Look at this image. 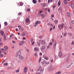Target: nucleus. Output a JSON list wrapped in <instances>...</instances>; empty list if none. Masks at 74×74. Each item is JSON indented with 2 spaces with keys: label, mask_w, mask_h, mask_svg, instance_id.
Returning a JSON list of instances; mask_svg holds the SVG:
<instances>
[{
  "label": "nucleus",
  "mask_w": 74,
  "mask_h": 74,
  "mask_svg": "<svg viewBox=\"0 0 74 74\" xmlns=\"http://www.w3.org/2000/svg\"><path fill=\"white\" fill-rule=\"evenodd\" d=\"M3 40L4 41H5L7 40V39H6V36H5V34H4L3 35Z\"/></svg>",
  "instance_id": "10"
},
{
  "label": "nucleus",
  "mask_w": 74,
  "mask_h": 74,
  "mask_svg": "<svg viewBox=\"0 0 74 74\" xmlns=\"http://www.w3.org/2000/svg\"><path fill=\"white\" fill-rule=\"evenodd\" d=\"M69 34L70 36H72V34L71 33H69Z\"/></svg>",
  "instance_id": "40"
},
{
  "label": "nucleus",
  "mask_w": 74,
  "mask_h": 74,
  "mask_svg": "<svg viewBox=\"0 0 74 74\" xmlns=\"http://www.w3.org/2000/svg\"><path fill=\"white\" fill-rule=\"evenodd\" d=\"M15 71L16 73H18V72H19V70H16Z\"/></svg>",
  "instance_id": "37"
},
{
  "label": "nucleus",
  "mask_w": 74,
  "mask_h": 74,
  "mask_svg": "<svg viewBox=\"0 0 74 74\" xmlns=\"http://www.w3.org/2000/svg\"><path fill=\"white\" fill-rule=\"evenodd\" d=\"M69 28H70V29H72V26H71L69 27Z\"/></svg>",
  "instance_id": "57"
},
{
  "label": "nucleus",
  "mask_w": 74,
  "mask_h": 74,
  "mask_svg": "<svg viewBox=\"0 0 74 74\" xmlns=\"http://www.w3.org/2000/svg\"><path fill=\"white\" fill-rule=\"evenodd\" d=\"M45 59L46 60H48V57H47V56H45Z\"/></svg>",
  "instance_id": "29"
},
{
  "label": "nucleus",
  "mask_w": 74,
  "mask_h": 74,
  "mask_svg": "<svg viewBox=\"0 0 74 74\" xmlns=\"http://www.w3.org/2000/svg\"><path fill=\"white\" fill-rule=\"evenodd\" d=\"M44 63H45V64H49V62H46V61L45 60L43 61V62H42V64H44Z\"/></svg>",
  "instance_id": "6"
},
{
  "label": "nucleus",
  "mask_w": 74,
  "mask_h": 74,
  "mask_svg": "<svg viewBox=\"0 0 74 74\" xmlns=\"http://www.w3.org/2000/svg\"><path fill=\"white\" fill-rule=\"evenodd\" d=\"M38 50H39V49L37 47H35L34 48V51H35L36 52L38 51Z\"/></svg>",
  "instance_id": "11"
},
{
  "label": "nucleus",
  "mask_w": 74,
  "mask_h": 74,
  "mask_svg": "<svg viewBox=\"0 0 74 74\" xmlns=\"http://www.w3.org/2000/svg\"><path fill=\"white\" fill-rule=\"evenodd\" d=\"M20 5L21 6H22V5L23 4V3L22 2H20Z\"/></svg>",
  "instance_id": "27"
},
{
  "label": "nucleus",
  "mask_w": 74,
  "mask_h": 74,
  "mask_svg": "<svg viewBox=\"0 0 74 74\" xmlns=\"http://www.w3.org/2000/svg\"><path fill=\"white\" fill-rule=\"evenodd\" d=\"M49 1H50V0H48V4H49Z\"/></svg>",
  "instance_id": "59"
},
{
  "label": "nucleus",
  "mask_w": 74,
  "mask_h": 74,
  "mask_svg": "<svg viewBox=\"0 0 74 74\" xmlns=\"http://www.w3.org/2000/svg\"><path fill=\"white\" fill-rule=\"evenodd\" d=\"M58 26L59 29H63V27L65 28L66 27V24H59Z\"/></svg>",
  "instance_id": "1"
},
{
  "label": "nucleus",
  "mask_w": 74,
  "mask_h": 74,
  "mask_svg": "<svg viewBox=\"0 0 74 74\" xmlns=\"http://www.w3.org/2000/svg\"><path fill=\"white\" fill-rule=\"evenodd\" d=\"M33 40V38H31V42H32Z\"/></svg>",
  "instance_id": "48"
},
{
  "label": "nucleus",
  "mask_w": 74,
  "mask_h": 74,
  "mask_svg": "<svg viewBox=\"0 0 74 74\" xmlns=\"http://www.w3.org/2000/svg\"><path fill=\"white\" fill-rule=\"evenodd\" d=\"M58 7H59L60 5V1H59L58 3Z\"/></svg>",
  "instance_id": "16"
},
{
  "label": "nucleus",
  "mask_w": 74,
  "mask_h": 74,
  "mask_svg": "<svg viewBox=\"0 0 74 74\" xmlns=\"http://www.w3.org/2000/svg\"><path fill=\"white\" fill-rule=\"evenodd\" d=\"M39 12L40 13V14L42 13V11L41 10V11H40Z\"/></svg>",
  "instance_id": "53"
},
{
  "label": "nucleus",
  "mask_w": 74,
  "mask_h": 74,
  "mask_svg": "<svg viewBox=\"0 0 74 74\" xmlns=\"http://www.w3.org/2000/svg\"><path fill=\"white\" fill-rule=\"evenodd\" d=\"M41 59H42L41 57H40L39 59V60H38L39 63H40V62H41Z\"/></svg>",
  "instance_id": "25"
},
{
  "label": "nucleus",
  "mask_w": 74,
  "mask_h": 74,
  "mask_svg": "<svg viewBox=\"0 0 74 74\" xmlns=\"http://www.w3.org/2000/svg\"><path fill=\"white\" fill-rule=\"evenodd\" d=\"M37 44H38V45H40V43L38 42H37Z\"/></svg>",
  "instance_id": "49"
},
{
  "label": "nucleus",
  "mask_w": 74,
  "mask_h": 74,
  "mask_svg": "<svg viewBox=\"0 0 74 74\" xmlns=\"http://www.w3.org/2000/svg\"><path fill=\"white\" fill-rule=\"evenodd\" d=\"M71 7H72V8H74V5L73 4H72L71 5Z\"/></svg>",
  "instance_id": "24"
},
{
  "label": "nucleus",
  "mask_w": 74,
  "mask_h": 74,
  "mask_svg": "<svg viewBox=\"0 0 74 74\" xmlns=\"http://www.w3.org/2000/svg\"><path fill=\"white\" fill-rule=\"evenodd\" d=\"M18 15H22V12H21L20 13H19L18 14Z\"/></svg>",
  "instance_id": "39"
},
{
  "label": "nucleus",
  "mask_w": 74,
  "mask_h": 74,
  "mask_svg": "<svg viewBox=\"0 0 74 74\" xmlns=\"http://www.w3.org/2000/svg\"><path fill=\"white\" fill-rule=\"evenodd\" d=\"M3 65H4V66H7V65H8V63H5L4 64H3Z\"/></svg>",
  "instance_id": "30"
},
{
  "label": "nucleus",
  "mask_w": 74,
  "mask_h": 74,
  "mask_svg": "<svg viewBox=\"0 0 74 74\" xmlns=\"http://www.w3.org/2000/svg\"><path fill=\"white\" fill-rule=\"evenodd\" d=\"M41 23V22L39 21H36V23H35V25H34V27H36L39 24H40Z\"/></svg>",
  "instance_id": "2"
},
{
  "label": "nucleus",
  "mask_w": 74,
  "mask_h": 74,
  "mask_svg": "<svg viewBox=\"0 0 74 74\" xmlns=\"http://www.w3.org/2000/svg\"><path fill=\"white\" fill-rule=\"evenodd\" d=\"M4 48L6 50L8 49V47L7 46H5L4 47Z\"/></svg>",
  "instance_id": "23"
},
{
  "label": "nucleus",
  "mask_w": 74,
  "mask_h": 74,
  "mask_svg": "<svg viewBox=\"0 0 74 74\" xmlns=\"http://www.w3.org/2000/svg\"><path fill=\"white\" fill-rule=\"evenodd\" d=\"M55 58L56 59H57V58H58V56H55Z\"/></svg>",
  "instance_id": "62"
},
{
  "label": "nucleus",
  "mask_w": 74,
  "mask_h": 74,
  "mask_svg": "<svg viewBox=\"0 0 74 74\" xmlns=\"http://www.w3.org/2000/svg\"><path fill=\"white\" fill-rule=\"evenodd\" d=\"M18 29L17 28H16L15 30H16V32H17V31H18Z\"/></svg>",
  "instance_id": "63"
},
{
  "label": "nucleus",
  "mask_w": 74,
  "mask_h": 74,
  "mask_svg": "<svg viewBox=\"0 0 74 74\" xmlns=\"http://www.w3.org/2000/svg\"><path fill=\"white\" fill-rule=\"evenodd\" d=\"M32 2L34 4H36V3H37V1L35 0H33Z\"/></svg>",
  "instance_id": "14"
},
{
  "label": "nucleus",
  "mask_w": 74,
  "mask_h": 74,
  "mask_svg": "<svg viewBox=\"0 0 74 74\" xmlns=\"http://www.w3.org/2000/svg\"><path fill=\"white\" fill-rule=\"evenodd\" d=\"M71 44H72V45H74V41L72 42L71 43Z\"/></svg>",
  "instance_id": "50"
},
{
  "label": "nucleus",
  "mask_w": 74,
  "mask_h": 74,
  "mask_svg": "<svg viewBox=\"0 0 74 74\" xmlns=\"http://www.w3.org/2000/svg\"><path fill=\"white\" fill-rule=\"evenodd\" d=\"M25 22L26 23H27L28 24H29V23H30V20H29V18H27L26 19Z\"/></svg>",
  "instance_id": "5"
},
{
  "label": "nucleus",
  "mask_w": 74,
  "mask_h": 74,
  "mask_svg": "<svg viewBox=\"0 0 74 74\" xmlns=\"http://www.w3.org/2000/svg\"><path fill=\"white\" fill-rule=\"evenodd\" d=\"M17 54L18 55H21V51H19L17 53Z\"/></svg>",
  "instance_id": "35"
},
{
  "label": "nucleus",
  "mask_w": 74,
  "mask_h": 74,
  "mask_svg": "<svg viewBox=\"0 0 74 74\" xmlns=\"http://www.w3.org/2000/svg\"><path fill=\"white\" fill-rule=\"evenodd\" d=\"M54 22L56 23V24H57L58 23V20H55L54 21Z\"/></svg>",
  "instance_id": "21"
},
{
  "label": "nucleus",
  "mask_w": 74,
  "mask_h": 74,
  "mask_svg": "<svg viewBox=\"0 0 74 74\" xmlns=\"http://www.w3.org/2000/svg\"><path fill=\"white\" fill-rule=\"evenodd\" d=\"M67 16H68V17H70V14L69 13H67Z\"/></svg>",
  "instance_id": "15"
},
{
  "label": "nucleus",
  "mask_w": 74,
  "mask_h": 74,
  "mask_svg": "<svg viewBox=\"0 0 74 74\" xmlns=\"http://www.w3.org/2000/svg\"><path fill=\"white\" fill-rule=\"evenodd\" d=\"M72 23H74V20L73 21H72Z\"/></svg>",
  "instance_id": "61"
},
{
  "label": "nucleus",
  "mask_w": 74,
  "mask_h": 74,
  "mask_svg": "<svg viewBox=\"0 0 74 74\" xmlns=\"http://www.w3.org/2000/svg\"><path fill=\"white\" fill-rule=\"evenodd\" d=\"M38 71L39 72H42V69L41 68V66H40V68L38 69Z\"/></svg>",
  "instance_id": "9"
},
{
  "label": "nucleus",
  "mask_w": 74,
  "mask_h": 74,
  "mask_svg": "<svg viewBox=\"0 0 74 74\" xmlns=\"http://www.w3.org/2000/svg\"><path fill=\"white\" fill-rule=\"evenodd\" d=\"M42 48L43 49H45V46H43L42 47Z\"/></svg>",
  "instance_id": "34"
},
{
  "label": "nucleus",
  "mask_w": 74,
  "mask_h": 74,
  "mask_svg": "<svg viewBox=\"0 0 74 74\" xmlns=\"http://www.w3.org/2000/svg\"><path fill=\"white\" fill-rule=\"evenodd\" d=\"M18 27L19 30H21V26L18 25Z\"/></svg>",
  "instance_id": "31"
},
{
  "label": "nucleus",
  "mask_w": 74,
  "mask_h": 74,
  "mask_svg": "<svg viewBox=\"0 0 74 74\" xmlns=\"http://www.w3.org/2000/svg\"><path fill=\"white\" fill-rule=\"evenodd\" d=\"M19 58L20 59H21L22 60H23L25 59V57L21 56H19Z\"/></svg>",
  "instance_id": "3"
},
{
  "label": "nucleus",
  "mask_w": 74,
  "mask_h": 74,
  "mask_svg": "<svg viewBox=\"0 0 74 74\" xmlns=\"http://www.w3.org/2000/svg\"><path fill=\"white\" fill-rule=\"evenodd\" d=\"M3 54H0V57H3Z\"/></svg>",
  "instance_id": "42"
},
{
  "label": "nucleus",
  "mask_w": 74,
  "mask_h": 74,
  "mask_svg": "<svg viewBox=\"0 0 74 74\" xmlns=\"http://www.w3.org/2000/svg\"><path fill=\"white\" fill-rule=\"evenodd\" d=\"M24 43V42H20V44H19V45L20 46L22 45Z\"/></svg>",
  "instance_id": "12"
},
{
  "label": "nucleus",
  "mask_w": 74,
  "mask_h": 74,
  "mask_svg": "<svg viewBox=\"0 0 74 74\" xmlns=\"http://www.w3.org/2000/svg\"><path fill=\"white\" fill-rule=\"evenodd\" d=\"M46 5H47V4H46V3L44 4L43 5V8H44V7H45Z\"/></svg>",
  "instance_id": "26"
},
{
  "label": "nucleus",
  "mask_w": 74,
  "mask_h": 74,
  "mask_svg": "<svg viewBox=\"0 0 74 74\" xmlns=\"http://www.w3.org/2000/svg\"><path fill=\"white\" fill-rule=\"evenodd\" d=\"M61 72L60 71H58V72H57L56 73H55V74H60Z\"/></svg>",
  "instance_id": "33"
},
{
  "label": "nucleus",
  "mask_w": 74,
  "mask_h": 74,
  "mask_svg": "<svg viewBox=\"0 0 74 74\" xmlns=\"http://www.w3.org/2000/svg\"><path fill=\"white\" fill-rule=\"evenodd\" d=\"M56 43H55L54 44V48L55 49H56Z\"/></svg>",
  "instance_id": "18"
},
{
  "label": "nucleus",
  "mask_w": 74,
  "mask_h": 74,
  "mask_svg": "<svg viewBox=\"0 0 74 74\" xmlns=\"http://www.w3.org/2000/svg\"><path fill=\"white\" fill-rule=\"evenodd\" d=\"M49 47H50V45H48L47 47V49H49Z\"/></svg>",
  "instance_id": "52"
},
{
  "label": "nucleus",
  "mask_w": 74,
  "mask_h": 74,
  "mask_svg": "<svg viewBox=\"0 0 74 74\" xmlns=\"http://www.w3.org/2000/svg\"><path fill=\"white\" fill-rule=\"evenodd\" d=\"M27 11H30V9H27Z\"/></svg>",
  "instance_id": "45"
},
{
  "label": "nucleus",
  "mask_w": 74,
  "mask_h": 74,
  "mask_svg": "<svg viewBox=\"0 0 74 74\" xmlns=\"http://www.w3.org/2000/svg\"><path fill=\"white\" fill-rule=\"evenodd\" d=\"M67 33L66 32L64 34V37H66V36L67 35Z\"/></svg>",
  "instance_id": "22"
},
{
  "label": "nucleus",
  "mask_w": 74,
  "mask_h": 74,
  "mask_svg": "<svg viewBox=\"0 0 74 74\" xmlns=\"http://www.w3.org/2000/svg\"><path fill=\"white\" fill-rule=\"evenodd\" d=\"M27 67H25L24 69V73L25 74L27 73Z\"/></svg>",
  "instance_id": "4"
},
{
  "label": "nucleus",
  "mask_w": 74,
  "mask_h": 74,
  "mask_svg": "<svg viewBox=\"0 0 74 74\" xmlns=\"http://www.w3.org/2000/svg\"><path fill=\"white\" fill-rule=\"evenodd\" d=\"M7 22H5L4 23V24L5 25H7Z\"/></svg>",
  "instance_id": "43"
},
{
  "label": "nucleus",
  "mask_w": 74,
  "mask_h": 74,
  "mask_svg": "<svg viewBox=\"0 0 74 74\" xmlns=\"http://www.w3.org/2000/svg\"><path fill=\"white\" fill-rule=\"evenodd\" d=\"M17 34H18V35H19L20 34V33L19 32H18L17 33Z\"/></svg>",
  "instance_id": "64"
},
{
  "label": "nucleus",
  "mask_w": 74,
  "mask_h": 74,
  "mask_svg": "<svg viewBox=\"0 0 74 74\" xmlns=\"http://www.w3.org/2000/svg\"><path fill=\"white\" fill-rule=\"evenodd\" d=\"M62 52H60L59 53L58 55L59 56V57H62Z\"/></svg>",
  "instance_id": "13"
},
{
  "label": "nucleus",
  "mask_w": 74,
  "mask_h": 74,
  "mask_svg": "<svg viewBox=\"0 0 74 74\" xmlns=\"http://www.w3.org/2000/svg\"><path fill=\"white\" fill-rule=\"evenodd\" d=\"M52 29H53V28H52V27H50L49 29V32H51V31L52 30Z\"/></svg>",
  "instance_id": "20"
},
{
  "label": "nucleus",
  "mask_w": 74,
  "mask_h": 74,
  "mask_svg": "<svg viewBox=\"0 0 74 74\" xmlns=\"http://www.w3.org/2000/svg\"><path fill=\"white\" fill-rule=\"evenodd\" d=\"M22 37H23L24 36H25V34H23L22 35H21Z\"/></svg>",
  "instance_id": "41"
},
{
  "label": "nucleus",
  "mask_w": 74,
  "mask_h": 74,
  "mask_svg": "<svg viewBox=\"0 0 74 74\" xmlns=\"http://www.w3.org/2000/svg\"><path fill=\"white\" fill-rule=\"evenodd\" d=\"M64 3L65 4H67V1H66V0H64Z\"/></svg>",
  "instance_id": "28"
},
{
  "label": "nucleus",
  "mask_w": 74,
  "mask_h": 74,
  "mask_svg": "<svg viewBox=\"0 0 74 74\" xmlns=\"http://www.w3.org/2000/svg\"><path fill=\"white\" fill-rule=\"evenodd\" d=\"M34 44V42H33L32 44V45H33Z\"/></svg>",
  "instance_id": "56"
},
{
  "label": "nucleus",
  "mask_w": 74,
  "mask_h": 74,
  "mask_svg": "<svg viewBox=\"0 0 74 74\" xmlns=\"http://www.w3.org/2000/svg\"><path fill=\"white\" fill-rule=\"evenodd\" d=\"M1 51H4V48H1Z\"/></svg>",
  "instance_id": "38"
},
{
  "label": "nucleus",
  "mask_w": 74,
  "mask_h": 74,
  "mask_svg": "<svg viewBox=\"0 0 74 74\" xmlns=\"http://www.w3.org/2000/svg\"><path fill=\"white\" fill-rule=\"evenodd\" d=\"M41 16L42 18H44V17L45 16V14H42Z\"/></svg>",
  "instance_id": "19"
},
{
  "label": "nucleus",
  "mask_w": 74,
  "mask_h": 74,
  "mask_svg": "<svg viewBox=\"0 0 74 74\" xmlns=\"http://www.w3.org/2000/svg\"><path fill=\"white\" fill-rule=\"evenodd\" d=\"M70 65L67 66V68H70Z\"/></svg>",
  "instance_id": "51"
},
{
  "label": "nucleus",
  "mask_w": 74,
  "mask_h": 74,
  "mask_svg": "<svg viewBox=\"0 0 74 74\" xmlns=\"http://www.w3.org/2000/svg\"><path fill=\"white\" fill-rule=\"evenodd\" d=\"M34 56H35V57H36L37 56V53H35L34 54Z\"/></svg>",
  "instance_id": "32"
},
{
  "label": "nucleus",
  "mask_w": 74,
  "mask_h": 74,
  "mask_svg": "<svg viewBox=\"0 0 74 74\" xmlns=\"http://www.w3.org/2000/svg\"><path fill=\"white\" fill-rule=\"evenodd\" d=\"M39 41L40 43H41V44H44L45 43V41L44 40H40Z\"/></svg>",
  "instance_id": "7"
},
{
  "label": "nucleus",
  "mask_w": 74,
  "mask_h": 74,
  "mask_svg": "<svg viewBox=\"0 0 74 74\" xmlns=\"http://www.w3.org/2000/svg\"><path fill=\"white\" fill-rule=\"evenodd\" d=\"M52 66H51L48 69L49 70H52Z\"/></svg>",
  "instance_id": "17"
},
{
  "label": "nucleus",
  "mask_w": 74,
  "mask_h": 74,
  "mask_svg": "<svg viewBox=\"0 0 74 74\" xmlns=\"http://www.w3.org/2000/svg\"><path fill=\"white\" fill-rule=\"evenodd\" d=\"M1 34L2 36H3L4 35V32L2 30H0V34Z\"/></svg>",
  "instance_id": "8"
},
{
  "label": "nucleus",
  "mask_w": 74,
  "mask_h": 74,
  "mask_svg": "<svg viewBox=\"0 0 74 74\" xmlns=\"http://www.w3.org/2000/svg\"><path fill=\"white\" fill-rule=\"evenodd\" d=\"M5 60H3V61L2 62V63H4V62H5Z\"/></svg>",
  "instance_id": "60"
},
{
  "label": "nucleus",
  "mask_w": 74,
  "mask_h": 74,
  "mask_svg": "<svg viewBox=\"0 0 74 74\" xmlns=\"http://www.w3.org/2000/svg\"><path fill=\"white\" fill-rule=\"evenodd\" d=\"M56 7V5H54L53 6V9H55V8Z\"/></svg>",
  "instance_id": "36"
},
{
  "label": "nucleus",
  "mask_w": 74,
  "mask_h": 74,
  "mask_svg": "<svg viewBox=\"0 0 74 74\" xmlns=\"http://www.w3.org/2000/svg\"><path fill=\"white\" fill-rule=\"evenodd\" d=\"M51 16L52 18H53V17H54V15H53H53H51Z\"/></svg>",
  "instance_id": "47"
},
{
  "label": "nucleus",
  "mask_w": 74,
  "mask_h": 74,
  "mask_svg": "<svg viewBox=\"0 0 74 74\" xmlns=\"http://www.w3.org/2000/svg\"><path fill=\"white\" fill-rule=\"evenodd\" d=\"M53 0H50V3H52Z\"/></svg>",
  "instance_id": "58"
},
{
  "label": "nucleus",
  "mask_w": 74,
  "mask_h": 74,
  "mask_svg": "<svg viewBox=\"0 0 74 74\" xmlns=\"http://www.w3.org/2000/svg\"><path fill=\"white\" fill-rule=\"evenodd\" d=\"M50 45H52V42H50Z\"/></svg>",
  "instance_id": "55"
},
{
  "label": "nucleus",
  "mask_w": 74,
  "mask_h": 74,
  "mask_svg": "<svg viewBox=\"0 0 74 74\" xmlns=\"http://www.w3.org/2000/svg\"><path fill=\"white\" fill-rule=\"evenodd\" d=\"M47 11L49 12H50V10L49 9H48L47 10Z\"/></svg>",
  "instance_id": "46"
},
{
  "label": "nucleus",
  "mask_w": 74,
  "mask_h": 74,
  "mask_svg": "<svg viewBox=\"0 0 74 74\" xmlns=\"http://www.w3.org/2000/svg\"><path fill=\"white\" fill-rule=\"evenodd\" d=\"M12 43H13V44H16V42L15 41H13L12 42Z\"/></svg>",
  "instance_id": "44"
},
{
  "label": "nucleus",
  "mask_w": 74,
  "mask_h": 74,
  "mask_svg": "<svg viewBox=\"0 0 74 74\" xmlns=\"http://www.w3.org/2000/svg\"><path fill=\"white\" fill-rule=\"evenodd\" d=\"M12 34H10V38H11L12 37Z\"/></svg>",
  "instance_id": "54"
}]
</instances>
